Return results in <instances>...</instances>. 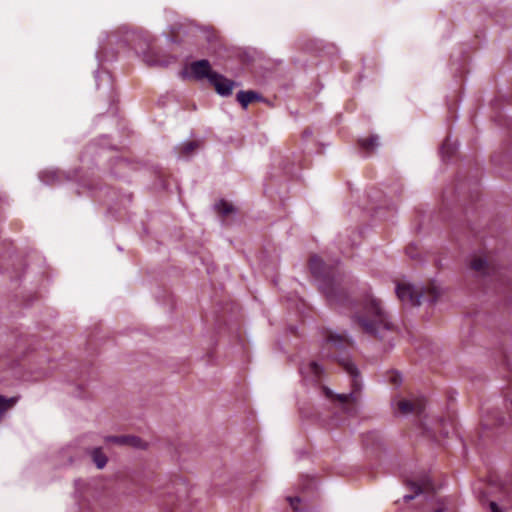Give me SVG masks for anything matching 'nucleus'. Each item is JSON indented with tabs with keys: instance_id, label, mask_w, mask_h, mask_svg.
I'll return each instance as SVG.
<instances>
[{
	"instance_id": "0eeeda50",
	"label": "nucleus",
	"mask_w": 512,
	"mask_h": 512,
	"mask_svg": "<svg viewBox=\"0 0 512 512\" xmlns=\"http://www.w3.org/2000/svg\"><path fill=\"white\" fill-rule=\"evenodd\" d=\"M105 441L118 445H128L135 448H146V444L136 436H108L105 438Z\"/></svg>"
},
{
	"instance_id": "ddd939ff",
	"label": "nucleus",
	"mask_w": 512,
	"mask_h": 512,
	"mask_svg": "<svg viewBox=\"0 0 512 512\" xmlns=\"http://www.w3.org/2000/svg\"><path fill=\"white\" fill-rule=\"evenodd\" d=\"M323 392L326 397L332 401H337L340 406L344 407L345 405L349 404L350 394H334L328 387H323Z\"/></svg>"
},
{
	"instance_id": "dca6fc26",
	"label": "nucleus",
	"mask_w": 512,
	"mask_h": 512,
	"mask_svg": "<svg viewBox=\"0 0 512 512\" xmlns=\"http://www.w3.org/2000/svg\"><path fill=\"white\" fill-rule=\"evenodd\" d=\"M216 208L218 212L221 213L222 215H228L234 212L233 205L224 200H221L219 203H217Z\"/></svg>"
},
{
	"instance_id": "39448f33",
	"label": "nucleus",
	"mask_w": 512,
	"mask_h": 512,
	"mask_svg": "<svg viewBox=\"0 0 512 512\" xmlns=\"http://www.w3.org/2000/svg\"><path fill=\"white\" fill-rule=\"evenodd\" d=\"M211 85L215 88L216 92L223 96L228 97L232 94L236 82L226 78L224 75L219 73H213L210 80Z\"/></svg>"
},
{
	"instance_id": "b1692460",
	"label": "nucleus",
	"mask_w": 512,
	"mask_h": 512,
	"mask_svg": "<svg viewBox=\"0 0 512 512\" xmlns=\"http://www.w3.org/2000/svg\"><path fill=\"white\" fill-rule=\"evenodd\" d=\"M398 380H399V382L401 381V379H400V375L395 374V375L393 376V381H395V383L397 384V381H398Z\"/></svg>"
},
{
	"instance_id": "6e6552de",
	"label": "nucleus",
	"mask_w": 512,
	"mask_h": 512,
	"mask_svg": "<svg viewBox=\"0 0 512 512\" xmlns=\"http://www.w3.org/2000/svg\"><path fill=\"white\" fill-rule=\"evenodd\" d=\"M327 343L330 344L333 348L341 350L342 348L350 345V340L346 333L341 334L338 332H331L327 337Z\"/></svg>"
},
{
	"instance_id": "423d86ee",
	"label": "nucleus",
	"mask_w": 512,
	"mask_h": 512,
	"mask_svg": "<svg viewBox=\"0 0 512 512\" xmlns=\"http://www.w3.org/2000/svg\"><path fill=\"white\" fill-rule=\"evenodd\" d=\"M190 70L196 79L201 80L207 78L209 82L211 80V75L216 73L215 71H212L209 61L205 59L192 62L190 64Z\"/></svg>"
},
{
	"instance_id": "aec40b11",
	"label": "nucleus",
	"mask_w": 512,
	"mask_h": 512,
	"mask_svg": "<svg viewBox=\"0 0 512 512\" xmlns=\"http://www.w3.org/2000/svg\"><path fill=\"white\" fill-rule=\"evenodd\" d=\"M287 500H288V502H289L290 506L293 508V510H294L295 512H297V511H298V509H297V505H298V504L300 503V501H301V500H300V498H299V497H287Z\"/></svg>"
},
{
	"instance_id": "4be33fe9",
	"label": "nucleus",
	"mask_w": 512,
	"mask_h": 512,
	"mask_svg": "<svg viewBox=\"0 0 512 512\" xmlns=\"http://www.w3.org/2000/svg\"><path fill=\"white\" fill-rule=\"evenodd\" d=\"M356 376H357V373H356V370L354 369V384H353L354 393H356L358 390L361 389V385L358 383Z\"/></svg>"
},
{
	"instance_id": "9b49d317",
	"label": "nucleus",
	"mask_w": 512,
	"mask_h": 512,
	"mask_svg": "<svg viewBox=\"0 0 512 512\" xmlns=\"http://www.w3.org/2000/svg\"><path fill=\"white\" fill-rule=\"evenodd\" d=\"M359 145L365 153L370 154L374 152L380 145L379 137L372 135L366 138L359 139Z\"/></svg>"
},
{
	"instance_id": "2eb2a0df",
	"label": "nucleus",
	"mask_w": 512,
	"mask_h": 512,
	"mask_svg": "<svg viewBox=\"0 0 512 512\" xmlns=\"http://www.w3.org/2000/svg\"><path fill=\"white\" fill-rule=\"evenodd\" d=\"M471 268L477 272L485 273L487 268V261L482 257H475L471 261Z\"/></svg>"
},
{
	"instance_id": "f257e3e1",
	"label": "nucleus",
	"mask_w": 512,
	"mask_h": 512,
	"mask_svg": "<svg viewBox=\"0 0 512 512\" xmlns=\"http://www.w3.org/2000/svg\"><path fill=\"white\" fill-rule=\"evenodd\" d=\"M354 325L381 340L397 330L382 300L366 287L358 289L354 299Z\"/></svg>"
},
{
	"instance_id": "393cba45",
	"label": "nucleus",
	"mask_w": 512,
	"mask_h": 512,
	"mask_svg": "<svg viewBox=\"0 0 512 512\" xmlns=\"http://www.w3.org/2000/svg\"><path fill=\"white\" fill-rule=\"evenodd\" d=\"M436 512H447L444 508H439L436 510Z\"/></svg>"
},
{
	"instance_id": "9d476101",
	"label": "nucleus",
	"mask_w": 512,
	"mask_h": 512,
	"mask_svg": "<svg viewBox=\"0 0 512 512\" xmlns=\"http://www.w3.org/2000/svg\"><path fill=\"white\" fill-rule=\"evenodd\" d=\"M237 101L241 104V106L246 109L248 105L256 100H260L261 96L252 90L249 91H239L236 95Z\"/></svg>"
},
{
	"instance_id": "f03ea898",
	"label": "nucleus",
	"mask_w": 512,
	"mask_h": 512,
	"mask_svg": "<svg viewBox=\"0 0 512 512\" xmlns=\"http://www.w3.org/2000/svg\"><path fill=\"white\" fill-rule=\"evenodd\" d=\"M309 267L315 278L321 281V289L329 302L333 305L343 301L344 290L341 287L343 273L337 267L326 265L319 257L313 256L310 259Z\"/></svg>"
},
{
	"instance_id": "f8f14e48",
	"label": "nucleus",
	"mask_w": 512,
	"mask_h": 512,
	"mask_svg": "<svg viewBox=\"0 0 512 512\" xmlns=\"http://www.w3.org/2000/svg\"><path fill=\"white\" fill-rule=\"evenodd\" d=\"M89 453H90V456H91L93 462L95 463V465L98 469H103L106 466V464L108 462V458L103 453L102 448H100V447L93 448L90 450Z\"/></svg>"
},
{
	"instance_id": "a211bd4d",
	"label": "nucleus",
	"mask_w": 512,
	"mask_h": 512,
	"mask_svg": "<svg viewBox=\"0 0 512 512\" xmlns=\"http://www.w3.org/2000/svg\"><path fill=\"white\" fill-rule=\"evenodd\" d=\"M14 404V399H6L0 395V415Z\"/></svg>"
},
{
	"instance_id": "5701e85b",
	"label": "nucleus",
	"mask_w": 512,
	"mask_h": 512,
	"mask_svg": "<svg viewBox=\"0 0 512 512\" xmlns=\"http://www.w3.org/2000/svg\"><path fill=\"white\" fill-rule=\"evenodd\" d=\"M490 508L492 512H502L494 502L490 503Z\"/></svg>"
},
{
	"instance_id": "6ab92c4d",
	"label": "nucleus",
	"mask_w": 512,
	"mask_h": 512,
	"mask_svg": "<svg viewBox=\"0 0 512 512\" xmlns=\"http://www.w3.org/2000/svg\"><path fill=\"white\" fill-rule=\"evenodd\" d=\"M308 369L315 377H320L323 372L322 367L314 361L309 364Z\"/></svg>"
},
{
	"instance_id": "7ed1b4c3",
	"label": "nucleus",
	"mask_w": 512,
	"mask_h": 512,
	"mask_svg": "<svg viewBox=\"0 0 512 512\" xmlns=\"http://www.w3.org/2000/svg\"><path fill=\"white\" fill-rule=\"evenodd\" d=\"M395 292L404 305L415 307L421 304L422 298H426L430 303H435L444 293V289L436 282L431 283L425 290L421 285L403 280L396 284Z\"/></svg>"
},
{
	"instance_id": "f3484780",
	"label": "nucleus",
	"mask_w": 512,
	"mask_h": 512,
	"mask_svg": "<svg viewBox=\"0 0 512 512\" xmlns=\"http://www.w3.org/2000/svg\"><path fill=\"white\" fill-rule=\"evenodd\" d=\"M456 150V145L451 143L449 139H447L441 146V153L443 155L449 156Z\"/></svg>"
},
{
	"instance_id": "412c9836",
	"label": "nucleus",
	"mask_w": 512,
	"mask_h": 512,
	"mask_svg": "<svg viewBox=\"0 0 512 512\" xmlns=\"http://www.w3.org/2000/svg\"><path fill=\"white\" fill-rule=\"evenodd\" d=\"M339 362L344 366V368L346 369V371H347L348 373H351V371H352V365H351V363H350L349 361H343V360H340V359H339Z\"/></svg>"
},
{
	"instance_id": "1a4fd4ad",
	"label": "nucleus",
	"mask_w": 512,
	"mask_h": 512,
	"mask_svg": "<svg viewBox=\"0 0 512 512\" xmlns=\"http://www.w3.org/2000/svg\"><path fill=\"white\" fill-rule=\"evenodd\" d=\"M407 485L410 486L411 490L413 491V494H407L403 497V500L405 502H409L411 501L412 499H414L417 495H419L420 493H422L423 490L425 489H428L430 487V482L428 481V479H423L421 481L420 484L414 482V481H409L407 483Z\"/></svg>"
},
{
	"instance_id": "20e7f679",
	"label": "nucleus",
	"mask_w": 512,
	"mask_h": 512,
	"mask_svg": "<svg viewBox=\"0 0 512 512\" xmlns=\"http://www.w3.org/2000/svg\"><path fill=\"white\" fill-rule=\"evenodd\" d=\"M392 405L395 411L402 415H409L412 413L422 414L425 410V401L423 398L416 399H394Z\"/></svg>"
},
{
	"instance_id": "4468645a",
	"label": "nucleus",
	"mask_w": 512,
	"mask_h": 512,
	"mask_svg": "<svg viewBox=\"0 0 512 512\" xmlns=\"http://www.w3.org/2000/svg\"><path fill=\"white\" fill-rule=\"evenodd\" d=\"M199 148L197 141H186L179 146L180 154L183 156H190L195 150Z\"/></svg>"
}]
</instances>
